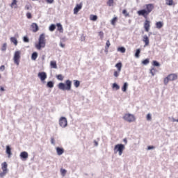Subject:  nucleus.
Here are the masks:
<instances>
[{"label": "nucleus", "instance_id": "f257e3e1", "mask_svg": "<svg viewBox=\"0 0 178 178\" xmlns=\"http://www.w3.org/2000/svg\"><path fill=\"white\" fill-rule=\"evenodd\" d=\"M145 8V9L140 10L137 12V13L138 16H143L145 19L143 26L145 31L148 33L149 31V29H151V21L147 20L148 15L152 12V10H154L155 6L152 3H149L146 4Z\"/></svg>", "mask_w": 178, "mask_h": 178}, {"label": "nucleus", "instance_id": "f03ea898", "mask_svg": "<svg viewBox=\"0 0 178 178\" xmlns=\"http://www.w3.org/2000/svg\"><path fill=\"white\" fill-rule=\"evenodd\" d=\"M47 42L45 40V34L42 33L38 39V42L35 44L36 49L40 51L42 48H45Z\"/></svg>", "mask_w": 178, "mask_h": 178}, {"label": "nucleus", "instance_id": "7ed1b4c3", "mask_svg": "<svg viewBox=\"0 0 178 178\" xmlns=\"http://www.w3.org/2000/svg\"><path fill=\"white\" fill-rule=\"evenodd\" d=\"M58 88L59 90H62L63 91H70L72 90V81L66 80L65 84L63 83H60L58 84Z\"/></svg>", "mask_w": 178, "mask_h": 178}, {"label": "nucleus", "instance_id": "20e7f679", "mask_svg": "<svg viewBox=\"0 0 178 178\" xmlns=\"http://www.w3.org/2000/svg\"><path fill=\"white\" fill-rule=\"evenodd\" d=\"M175 80H177V75L176 74H170L164 78L163 83L165 86H168L169 81H175Z\"/></svg>", "mask_w": 178, "mask_h": 178}, {"label": "nucleus", "instance_id": "39448f33", "mask_svg": "<svg viewBox=\"0 0 178 178\" xmlns=\"http://www.w3.org/2000/svg\"><path fill=\"white\" fill-rule=\"evenodd\" d=\"M126 147L123 144H118L115 145L114 147V154H118L120 156H122V154H123V151H124Z\"/></svg>", "mask_w": 178, "mask_h": 178}, {"label": "nucleus", "instance_id": "423d86ee", "mask_svg": "<svg viewBox=\"0 0 178 178\" xmlns=\"http://www.w3.org/2000/svg\"><path fill=\"white\" fill-rule=\"evenodd\" d=\"M123 119L124 120H125V122H128L129 123L136 122V117L134 116V115L130 113L124 114V115L123 116Z\"/></svg>", "mask_w": 178, "mask_h": 178}, {"label": "nucleus", "instance_id": "0eeeda50", "mask_svg": "<svg viewBox=\"0 0 178 178\" xmlns=\"http://www.w3.org/2000/svg\"><path fill=\"white\" fill-rule=\"evenodd\" d=\"M20 55H22V52L20 51H17L14 54L13 60L15 65H19L20 62Z\"/></svg>", "mask_w": 178, "mask_h": 178}, {"label": "nucleus", "instance_id": "6e6552de", "mask_svg": "<svg viewBox=\"0 0 178 178\" xmlns=\"http://www.w3.org/2000/svg\"><path fill=\"white\" fill-rule=\"evenodd\" d=\"M1 169L3 172L0 173V177H3L4 176H6V173H8V163H2Z\"/></svg>", "mask_w": 178, "mask_h": 178}, {"label": "nucleus", "instance_id": "1a4fd4ad", "mask_svg": "<svg viewBox=\"0 0 178 178\" xmlns=\"http://www.w3.org/2000/svg\"><path fill=\"white\" fill-rule=\"evenodd\" d=\"M59 124L60 127H66L67 126V120L65 117H61L59 120Z\"/></svg>", "mask_w": 178, "mask_h": 178}, {"label": "nucleus", "instance_id": "9d476101", "mask_svg": "<svg viewBox=\"0 0 178 178\" xmlns=\"http://www.w3.org/2000/svg\"><path fill=\"white\" fill-rule=\"evenodd\" d=\"M38 76L40 79L41 81H45L47 79V73L44 72H39Z\"/></svg>", "mask_w": 178, "mask_h": 178}, {"label": "nucleus", "instance_id": "9b49d317", "mask_svg": "<svg viewBox=\"0 0 178 178\" xmlns=\"http://www.w3.org/2000/svg\"><path fill=\"white\" fill-rule=\"evenodd\" d=\"M83 8V3H80L79 4H76V7L74 8V14L77 15L80 10Z\"/></svg>", "mask_w": 178, "mask_h": 178}, {"label": "nucleus", "instance_id": "f8f14e48", "mask_svg": "<svg viewBox=\"0 0 178 178\" xmlns=\"http://www.w3.org/2000/svg\"><path fill=\"white\" fill-rule=\"evenodd\" d=\"M143 41L145 43L144 47H148L149 45V38L147 35L143 36Z\"/></svg>", "mask_w": 178, "mask_h": 178}, {"label": "nucleus", "instance_id": "ddd939ff", "mask_svg": "<svg viewBox=\"0 0 178 178\" xmlns=\"http://www.w3.org/2000/svg\"><path fill=\"white\" fill-rule=\"evenodd\" d=\"M31 28L32 29L33 33H37L40 29L38 28V25L36 23H32L31 25Z\"/></svg>", "mask_w": 178, "mask_h": 178}, {"label": "nucleus", "instance_id": "4468645a", "mask_svg": "<svg viewBox=\"0 0 178 178\" xmlns=\"http://www.w3.org/2000/svg\"><path fill=\"white\" fill-rule=\"evenodd\" d=\"M6 152L8 156V158H10L12 156V149L10 148V146L7 145Z\"/></svg>", "mask_w": 178, "mask_h": 178}, {"label": "nucleus", "instance_id": "2eb2a0df", "mask_svg": "<svg viewBox=\"0 0 178 178\" xmlns=\"http://www.w3.org/2000/svg\"><path fill=\"white\" fill-rule=\"evenodd\" d=\"M20 158L22 159H27L29 158V153L27 152H22L20 153Z\"/></svg>", "mask_w": 178, "mask_h": 178}, {"label": "nucleus", "instance_id": "dca6fc26", "mask_svg": "<svg viewBox=\"0 0 178 178\" xmlns=\"http://www.w3.org/2000/svg\"><path fill=\"white\" fill-rule=\"evenodd\" d=\"M56 149L58 155H62L65 152V149L63 147H58Z\"/></svg>", "mask_w": 178, "mask_h": 178}, {"label": "nucleus", "instance_id": "f3484780", "mask_svg": "<svg viewBox=\"0 0 178 178\" xmlns=\"http://www.w3.org/2000/svg\"><path fill=\"white\" fill-rule=\"evenodd\" d=\"M156 27L159 29H162L163 27V22H157L156 23Z\"/></svg>", "mask_w": 178, "mask_h": 178}, {"label": "nucleus", "instance_id": "a211bd4d", "mask_svg": "<svg viewBox=\"0 0 178 178\" xmlns=\"http://www.w3.org/2000/svg\"><path fill=\"white\" fill-rule=\"evenodd\" d=\"M56 26H57V30L58 31H59V33H63V26H62V24L58 23L56 24Z\"/></svg>", "mask_w": 178, "mask_h": 178}, {"label": "nucleus", "instance_id": "6ab92c4d", "mask_svg": "<svg viewBox=\"0 0 178 178\" xmlns=\"http://www.w3.org/2000/svg\"><path fill=\"white\" fill-rule=\"evenodd\" d=\"M50 66L52 69H58V65H56V61H51Z\"/></svg>", "mask_w": 178, "mask_h": 178}, {"label": "nucleus", "instance_id": "aec40b11", "mask_svg": "<svg viewBox=\"0 0 178 178\" xmlns=\"http://www.w3.org/2000/svg\"><path fill=\"white\" fill-rule=\"evenodd\" d=\"M122 66H123V65L122 64V63H118L115 65V67L118 69V72H122Z\"/></svg>", "mask_w": 178, "mask_h": 178}, {"label": "nucleus", "instance_id": "412c9836", "mask_svg": "<svg viewBox=\"0 0 178 178\" xmlns=\"http://www.w3.org/2000/svg\"><path fill=\"white\" fill-rule=\"evenodd\" d=\"M165 5H168V6H172L175 5V2L173 0H165Z\"/></svg>", "mask_w": 178, "mask_h": 178}, {"label": "nucleus", "instance_id": "4be33fe9", "mask_svg": "<svg viewBox=\"0 0 178 178\" xmlns=\"http://www.w3.org/2000/svg\"><path fill=\"white\" fill-rule=\"evenodd\" d=\"M37 58H38V54L37 52H33L31 55L32 60H36Z\"/></svg>", "mask_w": 178, "mask_h": 178}, {"label": "nucleus", "instance_id": "5701e85b", "mask_svg": "<svg viewBox=\"0 0 178 178\" xmlns=\"http://www.w3.org/2000/svg\"><path fill=\"white\" fill-rule=\"evenodd\" d=\"M11 8H17V0H13V2L10 4Z\"/></svg>", "mask_w": 178, "mask_h": 178}, {"label": "nucleus", "instance_id": "b1692460", "mask_svg": "<svg viewBox=\"0 0 178 178\" xmlns=\"http://www.w3.org/2000/svg\"><path fill=\"white\" fill-rule=\"evenodd\" d=\"M74 86L76 88H79V87H80V81L74 80Z\"/></svg>", "mask_w": 178, "mask_h": 178}, {"label": "nucleus", "instance_id": "393cba45", "mask_svg": "<svg viewBox=\"0 0 178 178\" xmlns=\"http://www.w3.org/2000/svg\"><path fill=\"white\" fill-rule=\"evenodd\" d=\"M116 22H118V17H115L111 19V24L112 26H116Z\"/></svg>", "mask_w": 178, "mask_h": 178}, {"label": "nucleus", "instance_id": "a878e982", "mask_svg": "<svg viewBox=\"0 0 178 178\" xmlns=\"http://www.w3.org/2000/svg\"><path fill=\"white\" fill-rule=\"evenodd\" d=\"M10 41H11V42H13V44H14L15 45H17V39H16V38H15V37H11V38H10Z\"/></svg>", "mask_w": 178, "mask_h": 178}, {"label": "nucleus", "instance_id": "bb28decb", "mask_svg": "<svg viewBox=\"0 0 178 178\" xmlns=\"http://www.w3.org/2000/svg\"><path fill=\"white\" fill-rule=\"evenodd\" d=\"M97 19H98V17L97 15H91L90 16V19L92 20V22L97 21Z\"/></svg>", "mask_w": 178, "mask_h": 178}, {"label": "nucleus", "instance_id": "cd10ccee", "mask_svg": "<svg viewBox=\"0 0 178 178\" xmlns=\"http://www.w3.org/2000/svg\"><path fill=\"white\" fill-rule=\"evenodd\" d=\"M140 54H141V49H136V51L135 53V57L140 58Z\"/></svg>", "mask_w": 178, "mask_h": 178}, {"label": "nucleus", "instance_id": "c85d7f7f", "mask_svg": "<svg viewBox=\"0 0 178 178\" xmlns=\"http://www.w3.org/2000/svg\"><path fill=\"white\" fill-rule=\"evenodd\" d=\"M127 83H124L122 88V91H123L124 92H126V91H127Z\"/></svg>", "mask_w": 178, "mask_h": 178}, {"label": "nucleus", "instance_id": "c756f323", "mask_svg": "<svg viewBox=\"0 0 178 178\" xmlns=\"http://www.w3.org/2000/svg\"><path fill=\"white\" fill-rule=\"evenodd\" d=\"M56 79L58 80H60V81H63V79H65V77L62 74H58V75H56Z\"/></svg>", "mask_w": 178, "mask_h": 178}, {"label": "nucleus", "instance_id": "7c9ffc66", "mask_svg": "<svg viewBox=\"0 0 178 178\" xmlns=\"http://www.w3.org/2000/svg\"><path fill=\"white\" fill-rule=\"evenodd\" d=\"M55 29H56V26H55V24H51L50 25L49 30V31H55Z\"/></svg>", "mask_w": 178, "mask_h": 178}, {"label": "nucleus", "instance_id": "2f4dec72", "mask_svg": "<svg viewBox=\"0 0 178 178\" xmlns=\"http://www.w3.org/2000/svg\"><path fill=\"white\" fill-rule=\"evenodd\" d=\"M118 51H119L120 52H121L122 54H124V52H126V48L122 47H119L118 49Z\"/></svg>", "mask_w": 178, "mask_h": 178}, {"label": "nucleus", "instance_id": "473e14b6", "mask_svg": "<svg viewBox=\"0 0 178 178\" xmlns=\"http://www.w3.org/2000/svg\"><path fill=\"white\" fill-rule=\"evenodd\" d=\"M114 3H115V1L113 0H108L107 1V5H108V6H113Z\"/></svg>", "mask_w": 178, "mask_h": 178}, {"label": "nucleus", "instance_id": "72a5a7b5", "mask_svg": "<svg viewBox=\"0 0 178 178\" xmlns=\"http://www.w3.org/2000/svg\"><path fill=\"white\" fill-rule=\"evenodd\" d=\"M47 87H49V88H53L54 82H52V81L47 82Z\"/></svg>", "mask_w": 178, "mask_h": 178}, {"label": "nucleus", "instance_id": "f704fd0d", "mask_svg": "<svg viewBox=\"0 0 178 178\" xmlns=\"http://www.w3.org/2000/svg\"><path fill=\"white\" fill-rule=\"evenodd\" d=\"M150 73L152 76H155V73H156V70L155 68H152L150 70Z\"/></svg>", "mask_w": 178, "mask_h": 178}, {"label": "nucleus", "instance_id": "c9c22d12", "mask_svg": "<svg viewBox=\"0 0 178 178\" xmlns=\"http://www.w3.org/2000/svg\"><path fill=\"white\" fill-rule=\"evenodd\" d=\"M143 65H148L149 63V59L146 58L142 61Z\"/></svg>", "mask_w": 178, "mask_h": 178}, {"label": "nucleus", "instance_id": "e433bc0d", "mask_svg": "<svg viewBox=\"0 0 178 178\" xmlns=\"http://www.w3.org/2000/svg\"><path fill=\"white\" fill-rule=\"evenodd\" d=\"M113 88H115V90H119L120 88V86H119V85H118L117 83H113Z\"/></svg>", "mask_w": 178, "mask_h": 178}, {"label": "nucleus", "instance_id": "4c0bfd02", "mask_svg": "<svg viewBox=\"0 0 178 178\" xmlns=\"http://www.w3.org/2000/svg\"><path fill=\"white\" fill-rule=\"evenodd\" d=\"M66 172H67L66 170H65V169H61L60 170V173H61L62 176H65Z\"/></svg>", "mask_w": 178, "mask_h": 178}, {"label": "nucleus", "instance_id": "58836bf2", "mask_svg": "<svg viewBox=\"0 0 178 178\" xmlns=\"http://www.w3.org/2000/svg\"><path fill=\"white\" fill-rule=\"evenodd\" d=\"M120 74V71H115L113 74L115 77H119Z\"/></svg>", "mask_w": 178, "mask_h": 178}, {"label": "nucleus", "instance_id": "ea45409f", "mask_svg": "<svg viewBox=\"0 0 178 178\" xmlns=\"http://www.w3.org/2000/svg\"><path fill=\"white\" fill-rule=\"evenodd\" d=\"M122 13H123V15H124L125 17H129V13H127V10H123Z\"/></svg>", "mask_w": 178, "mask_h": 178}, {"label": "nucleus", "instance_id": "a19ab883", "mask_svg": "<svg viewBox=\"0 0 178 178\" xmlns=\"http://www.w3.org/2000/svg\"><path fill=\"white\" fill-rule=\"evenodd\" d=\"M99 36L100 37L101 40L104 39V32L100 31L99 32Z\"/></svg>", "mask_w": 178, "mask_h": 178}, {"label": "nucleus", "instance_id": "79ce46f5", "mask_svg": "<svg viewBox=\"0 0 178 178\" xmlns=\"http://www.w3.org/2000/svg\"><path fill=\"white\" fill-rule=\"evenodd\" d=\"M153 66H160L159 63L156 60L153 61Z\"/></svg>", "mask_w": 178, "mask_h": 178}, {"label": "nucleus", "instance_id": "37998d69", "mask_svg": "<svg viewBox=\"0 0 178 178\" xmlns=\"http://www.w3.org/2000/svg\"><path fill=\"white\" fill-rule=\"evenodd\" d=\"M23 40L24 42H29L30 41V40H29V38H27L26 36H24Z\"/></svg>", "mask_w": 178, "mask_h": 178}, {"label": "nucleus", "instance_id": "c03bdc74", "mask_svg": "<svg viewBox=\"0 0 178 178\" xmlns=\"http://www.w3.org/2000/svg\"><path fill=\"white\" fill-rule=\"evenodd\" d=\"M1 51H6V43H4L2 46Z\"/></svg>", "mask_w": 178, "mask_h": 178}, {"label": "nucleus", "instance_id": "a18cd8bd", "mask_svg": "<svg viewBox=\"0 0 178 178\" xmlns=\"http://www.w3.org/2000/svg\"><path fill=\"white\" fill-rule=\"evenodd\" d=\"M26 17H27V19H31V17H32L31 13H26Z\"/></svg>", "mask_w": 178, "mask_h": 178}, {"label": "nucleus", "instance_id": "49530a36", "mask_svg": "<svg viewBox=\"0 0 178 178\" xmlns=\"http://www.w3.org/2000/svg\"><path fill=\"white\" fill-rule=\"evenodd\" d=\"M106 46L107 47V48H109V47H111V42H109V40L106 41Z\"/></svg>", "mask_w": 178, "mask_h": 178}, {"label": "nucleus", "instance_id": "de8ad7c7", "mask_svg": "<svg viewBox=\"0 0 178 178\" xmlns=\"http://www.w3.org/2000/svg\"><path fill=\"white\" fill-rule=\"evenodd\" d=\"M146 118L147 120H151V119H152V118L151 117V114H147Z\"/></svg>", "mask_w": 178, "mask_h": 178}, {"label": "nucleus", "instance_id": "09e8293b", "mask_svg": "<svg viewBox=\"0 0 178 178\" xmlns=\"http://www.w3.org/2000/svg\"><path fill=\"white\" fill-rule=\"evenodd\" d=\"M54 0H46V2H47V3H54Z\"/></svg>", "mask_w": 178, "mask_h": 178}, {"label": "nucleus", "instance_id": "8fccbe9b", "mask_svg": "<svg viewBox=\"0 0 178 178\" xmlns=\"http://www.w3.org/2000/svg\"><path fill=\"white\" fill-rule=\"evenodd\" d=\"M0 70H1V72H3V70H5V65H1V66L0 67Z\"/></svg>", "mask_w": 178, "mask_h": 178}, {"label": "nucleus", "instance_id": "3c124183", "mask_svg": "<svg viewBox=\"0 0 178 178\" xmlns=\"http://www.w3.org/2000/svg\"><path fill=\"white\" fill-rule=\"evenodd\" d=\"M51 144H55V139H54V138H51Z\"/></svg>", "mask_w": 178, "mask_h": 178}, {"label": "nucleus", "instance_id": "603ef678", "mask_svg": "<svg viewBox=\"0 0 178 178\" xmlns=\"http://www.w3.org/2000/svg\"><path fill=\"white\" fill-rule=\"evenodd\" d=\"M25 9H26V10H30V6L29 5L25 6Z\"/></svg>", "mask_w": 178, "mask_h": 178}, {"label": "nucleus", "instance_id": "864d4df0", "mask_svg": "<svg viewBox=\"0 0 178 178\" xmlns=\"http://www.w3.org/2000/svg\"><path fill=\"white\" fill-rule=\"evenodd\" d=\"M155 147L154 146H149L147 149H154Z\"/></svg>", "mask_w": 178, "mask_h": 178}, {"label": "nucleus", "instance_id": "5fc2aeb1", "mask_svg": "<svg viewBox=\"0 0 178 178\" xmlns=\"http://www.w3.org/2000/svg\"><path fill=\"white\" fill-rule=\"evenodd\" d=\"M0 91H5V88L3 87H0Z\"/></svg>", "mask_w": 178, "mask_h": 178}, {"label": "nucleus", "instance_id": "6e6d98bb", "mask_svg": "<svg viewBox=\"0 0 178 178\" xmlns=\"http://www.w3.org/2000/svg\"><path fill=\"white\" fill-rule=\"evenodd\" d=\"M123 141H124V143H125V144H127V139L124 138V139L123 140Z\"/></svg>", "mask_w": 178, "mask_h": 178}, {"label": "nucleus", "instance_id": "4d7b16f0", "mask_svg": "<svg viewBox=\"0 0 178 178\" xmlns=\"http://www.w3.org/2000/svg\"><path fill=\"white\" fill-rule=\"evenodd\" d=\"M60 47H62V48H65V44H60Z\"/></svg>", "mask_w": 178, "mask_h": 178}, {"label": "nucleus", "instance_id": "13d9d810", "mask_svg": "<svg viewBox=\"0 0 178 178\" xmlns=\"http://www.w3.org/2000/svg\"><path fill=\"white\" fill-rule=\"evenodd\" d=\"M173 122H178V120H173Z\"/></svg>", "mask_w": 178, "mask_h": 178}, {"label": "nucleus", "instance_id": "bf43d9fd", "mask_svg": "<svg viewBox=\"0 0 178 178\" xmlns=\"http://www.w3.org/2000/svg\"><path fill=\"white\" fill-rule=\"evenodd\" d=\"M96 145H98V143L95 142Z\"/></svg>", "mask_w": 178, "mask_h": 178}, {"label": "nucleus", "instance_id": "052dcab7", "mask_svg": "<svg viewBox=\"0 0 178 178\" xmlns=\"http://www.w3.org/2000/svg\"><path fill=\"white\" fill-rule=\"evenodd\" d=\"M1 77H2V76H1V74H0V79H1Z\"/></svg>", "mask_w": 178, "mask_h": 178}]
</instances>
